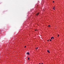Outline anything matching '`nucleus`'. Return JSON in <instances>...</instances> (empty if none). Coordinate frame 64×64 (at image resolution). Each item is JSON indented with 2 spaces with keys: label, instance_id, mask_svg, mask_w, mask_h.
I'll use <instances>...</instances> for the list:
<instances>
[{
  "label": "nucleus",
  "instance_id": "nucleus-1",
  "mask_svg": "<svg viewBox=\"0 0 64 64\" xmlns=\"http://www.w3.org/2000/svg\"><path fill=\"white\" fill-rule=\"evenodd\" d=\"M51 39H52H52H54V37H52V38H51Z\"/></svg>",
  "mask_w": 64,
  "mask_h": 64
},
{
  "label": "nucleus",
  "instance_id": "nucleus-13",
  "mask_svg": "<svg viewBox=\"0 0 64 64\" xmlns=\"http://www.w3.org/2000/svg\"><path fill=\"white\" fill-rule=\"evenodd\" d=\"M48 41H49V40H48Z\"/></svg>",
  "mask_w": 64,
  "mask_h": 64
},
{
  "label": "nucleus",
  "instance_id": "nucleus-8",
  "mask_svg": "<svg viewBox=\"0 0 64 64\" xmlns=\"http://www.w3.org/2000/svg\"><path fill=\"white\" fill-rule=\"evenodd\" d=\"M50 40V41H52V40Z\"/></svg>",
  "mask_w": 64,
  "mask_h": 64
},
{
  "label": "nucleus",
  "instance_id": "nucleus-6",
  "mask_svg": "<svg viewBox=\"0 0 64 64\" xmlns=\"http://www.w3.org/2000/svg\"><path fill=\"white\" fill-rule=\"evenodd\" d=\"M48 27H50V25H48Z\"/></svg>",
  "mask_w": 64,
  "mask_h": 64
},
{
  "label": "nucleus",
  "instance_id": "nucleus-14",
  "mask_svg": "<svg viewBox=\"0 0 64 64\" xmlns=\"http://www.w3.org/2000/svg\"><path fill=\"white\" fill-rule=\"evenodd\" d=\"M39 64H41L40 63Z\"/></svg>",
  "mask_w": 64,
  "mask_h": 64
},
{
  "label": "nucleus",
  "instance_id": "nucleus-4",
  "mask_svg": "<svg viewBox=\"0 0 64 64\" xmlns=\"http://www.w3.org/2000/svg\"><path fill=\"white\" fill-rule=\"evenodd\" d=\"M47 52L48 53H50V52H49V50H47Z\"/></svg>",
  "mask_w": 64,
  "mask_h": 64
},
{
  "label": "nucleus",
  "instance_id": "nucleus-12",
  "mask_svg": "<svg viewBox=\"0 0 64 64\" xmlns=\"http://www.w3.org/2000/svg\"><path fill=\"white\" fill-rule=\"evenodd\" d=\"M53 3H54V1H53Z\"/></svg>",
  "mask_w": 64,
  "mask_h": 64
},
{
  "label": "nucleus",
  "instance_id": "nucleus-10",
  "mask_svg": "<svg viewBox=\"0 0 64 64\" xmlns=\"http://www.w3.org/2000/svg\"><path fill=\"white\" fill-rule=\"evenodd\" d=\"M38 48H36V49H38Z\"/></svg>",
  "mask_w": 64,
  "mask_h": 64
},
{
  "label": "nucleus",
  "instance_id": "nucleus-9",
  "mask_svg": "<svg viewBox=\"0 0 64 64\" xmlns=\"http://www.w3.org/2000/svg\"><path fill=\"white\" fill-rule=\"evenodd\" d=\"M26 46H25L24 48H26Z\"/></svg>",
  "mask_w": 64,
  "mask_h": 64
},
{
  "label": "nucleus",
  "instance_id": "nucleus-7",
  "mask_svg": "<svg viewBox=\"0 0 64 64\" xmlns=\"http://www.w3.org/2000/svg\"><path fill=\"white\" fill-rule=\"evenodd\" d=\"M58 37H59V35L58 34Z\"/></svg>",
  "mask_w": 64,
  "mask_h": 64
},
{
  "label": "nucleus",
  "instance_id": "nucleus-15",
  "mask_svg": "<svg viewBox=\"0 0 64 64\" xmlns=\"http://www.w3.org/2000/svg\"><path fill=\"white\" fill-rule=\"evenodd\" d=\"M35 31H36V30H35Z\"/></svg>",
  "mask_w": 64,
  "mask_h": 64
},
{
  "label": "nucleus",
  "instance_id": "nucleus-5",
  "mask_svg": "<svg viewBox=\"0 0 64 64\" xmlns=\"http://www.w3.org/2000/svg\"><path fill=\"white\" fill-rule=\"evenodd\" d=\"M55 8V7H54L53 8V9L54 10H55V8Z\"/></svg>",
  "mask_w": 64,
  "mask_h": 64
},
{
  "label": "nucleus",
  "instance_id": "nucleus-3",
  "mask_svg": "<svg viewBox=\"0 0 64 64\" xmlns=\"http://www.w3.org/2000/svg\"><path fill=\"white\" fill-rule=\"evenodd\" d=\"M27 54L28 55H29V52H28V53H27Z\"/></svg>",
  "mask_w": 64,
  "mask_h": 64
},
{
  "label": "nucleus",
  "instance_id": "nucleus-11",
  "mask_svg": "<svg viewBox=\"0 0 64 64\" xmlns=\"http://www.w3.org/2000/svg\"><path fill=\"white\" fill-rule=\"evenodd\" d=\"M28 60H29V58H28Z\"/></svg>",
  "mask_w": 64,
  "mask_h": 64
},
{
  "label": "nucleus",
  "instance_id": "nucleus-2",
  "mask_svg": "<svg viewBox=\"0 0 64 64\" xmlns=\"http://www.w3.org/2000/svg\"><path fill=\"white\" fill-rule=\"evenodd\" d=\"M39 13H38L36 14V15H37V16H38V14H39Z\"/></svg>",
  "mask_w": 64,
  "mask_h": 64
}]
</instances>
